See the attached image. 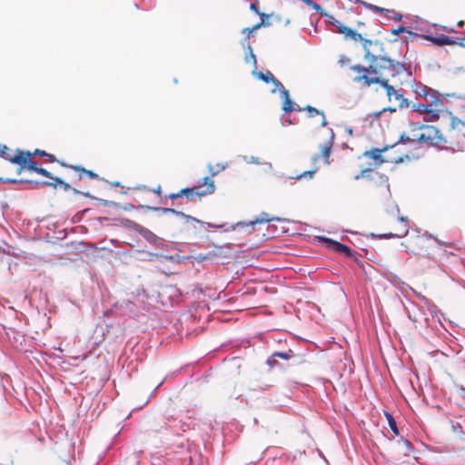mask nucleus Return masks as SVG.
Wrapping results in <instances>:
<instances>
[{
  "instance_id": "nucleus-2",
  "label": "nucleus",
  "mask_w": 465,
  "mask_h": 465,
  "mask_svg": "<svg viewBox=\"0 0 465 465\" xmlns=\"http://www.w3.org/2000/svg\"><path fill=\"white\" fill-rule=\"evenodd\" d=\"M388 149L389 146H385L383 148H371L365 151L362 153V157L371 160L372 163H370L367 167L362 168L353 178L355 181L366 180L371 193L377 195L381 192L385 198L391 196L389 177L384 173L377 172L376 168L384 163L398 164L403 162L402 156L397 158H388L384 156L382 153L388 151Z\"/></svg>"
},
{
  "instance_id": "nucleus-15",
  "label": "nucleus",
  "mask_w": 465,
  "mask_h": 465,
  "mask_svg": "<svg viewBox=\"0 0 465 465\" xmlns=\"http://www.w3.org/2000/svg\"><path fill=\"white\" fill-rule=\"evenodd\" d=\"M275 219L276 218H274V217H271L267 213H262L260 214V216L258 218L251 221L247 225H251V226L254 227L257 224L267 223L272 221H274ZM243 224L246 225L245 223H243Z\"/></svg>"
},
{
  "instance_id": "nucleus-44",
  "label": "nucleus",
  "mask_w": 465,
  "mask_h": 465,
  "mask_svg": "<svg viewBox=\"0 0 465 465\" xmlns=\"http://www.w3.org/2000/svg\"><path fill=\"white\" fill-rule=\"evenodd\" d=\"M303 1H304L306 4L310 5H312V2L311 0H303Z\"/></svg>"
},
{
  "instance_id": "nucleus-28",
  "label": "nucleus",
  "mask_w": 465,
  "mask_h": 465,
  "mask_svg": "<svg viewBox=\"0 0 465 465\" xmlns=\"http://www.w3.org/2000/svg\"><path fill=\"white\" fill-rule=\"evenodd\" d=\"M250 9L252 11H253L254 13L260 15L262 17L267 16L265 14H260L259 8H258V0H253V2L251 3Z\"/></svg>"
},
{
  "instance_id": "nucleus-35",
  "label": "nucleus",
  "mask_w": 465,
  "mask_h": 465,
  "mask_svg": "<svg viewBox=\"0 0 465 465\" xmlns=\"http://www.w3.org/2000/svg\"><path fill=\"white\" fill-rule=\"evenodd\" d=\"M264 25H265V23H264V20L262 19L260 23H257L256 25L252 26L250 28V31L255 32L256 30L260 29L262 26H264Z\"/></svg>"
},
{
  "instance_id": "nucleus-31",
  "label": "nucleus",
  "mask_w": 465,
  "mask_h": 465,
  "mask_svg": "<svg viewBox=\"0 0 465 465\" xmlns=\"http://www.w3.org/2000/svg\"><path fill=\"white\" fill-rule=\"evenodd\" d=\"M36 173L38 174H41L45 177H49L51 179H53L54 177L51 175V173L48 172L46 169L45 168H42V167H38L37 171H36Z\"/></svg>"
},
{
  "instance_id": "nucleus-6",
  "label": "nucleus",
  "mask_w": 465,
  "mask_h": 465,
  "mask_svg": "<svg viewBox=\"0 0 465 465\" xmlns=\"http://www.w3.org/2000/svg\"><path fill=\"white\" fill-rule=\"evenodd\" d=\"M331 25L333 26H335V32H337L338 34L343 35L345 38H351L354 41H360L361 43V45H362V48L364 51V59L366 61H368L367 53L369 50V45L371 47L373 44H379L381 45V49L384 48L383 42H381L380 40H370V39L364 38V37H362V35L361 34H358L356 31L351 29L350 27L345 26L338 20H334L331 23Z\"/></svg>"
},
{
  "instance_id": "nucleus-5",
  "label": "nucleus",
  "mask_w": 465,
  "mask_h": 465,
  "mask_svg": "<svg viewBox=\"0 0 465 465\" xmlns=\"http://www.w3.org/2000/svg\"><path fill=\"white\" fill-rule=\"evenodd\" d=\"M215 191L214 181L211 177H204L200 180L197 185L191 188H183L178 193H173L166 197L171 200H175L183 196L187 197L189 201H193L195 197L202 198L213 194Z\"/></svg>"
},
{
  "instance_id": "nucleus-25",
  "label": "nucleus",
  "mask_w": 465,
  "mask_h": 465,
  "mask_svg": "<svg viewBox=\"0 0 465 465\" xmlns=\"http://www.w3.org/2000/svg\"><path fill=\"white\" fill-rule=\"evenodd\" d=\"M430 104H418L413 105L414 111L425 114Z\"/></svg>"
},
{
  "instance_id": "nucleus-3",
  "label": "nucleus",
  "mask_w": 465,
  "mask_h": 465,
  "mask_svg": "<svg viewBox=\"0 0 465 465\" xmlns=\"http://www.w3.org/2000/svg\"><path fill=\"white\" fill-rule=\"evenodd\" d=\"M400 142L437 147H443L447 144L446 137L437 127L419 123H411L409 132L401 134Z\"/></svg>"
},
{
  "instance_id": "nucleus-14",
  "label": "nucleus",
  "mask_w": 465,
  "mask_h": 465,
  "mask_svg": "<svg viewBox=\"0 0 465 465\" xmlns=\"http://www.w3.org/2000/svg\"><path fill=\"white\" fill-rule=\"evenodd\" d=\"M309 117L320 116L321 117V126L325 127L327 125V121L325 119V115L323 112L319 111L318 109L308 105L306 108Z\"/></svg>"
},
{
  "instance_id": "nucleus-4",
  "label": "nucleus",
  "mask_w": 465,
  "mask_h": 465,
  "mask_svg": "<svg viewBox=\"0 0 465 465\" xmlns=\"http://www.w3.org/2000/svg\"><path fill=\"white\" fill-rule=\"evenodd\" d=\"M406 252L419 256L420 258H427L434 260L435 251L441 245L440 242L425 233H416L411 235L403 243ZM445 246H452V243H442Z\"/></svg>"
},
{
  "instance_id": "nucleus-45",
  "label": "nucleus",
  "mask_w": 465,
  "mask_h": 465,
  "mask_svg": "<svg viewBox=\"0 0 465 465\" xmlns=\"http://www.w3.org/2000/svg\"><path fill=\"white\" fill-rule=\"evenodd\" d=\"M463 24H464V22H463V21H460V22H459V24H458V25H459V26H462V25H463Z\"/></svg>"
},
{
  "instance_id": "nucleus-8",
  "label": "nucleus",
  "mask_w": 465,
  "mask_h": 465,
  "mask_svg": "<svg viewBox=\"0 0 465 465\" xmlns=\"http://www.w3.org/2000/svg\"><path fill=\"white\" fill-rule=\"evenodd\" d=\"M32 154L30 151L16 150V153L11 159V163L20 165L18 173L24 170H29L36 173L38 166L35 162L31 160Z\"/></svg>"
},
{
  "instance_id": "nucleus-32",
  "label": "nucleus",
  "mask_w": 465,
  "mask_h": 465,
  "mask_svg": "<svg viewBox=\"0 0 465 465\" xmlns=\"http://www.w3.org/2000/svg\"><path fill=\"white\" fill-rule=\"evenodd\" d=\"M339 63L341 66H344L351 63V59L346 55H341Z\"/></svg>"
},
{
  "instance_id": "nucleus-39",
  "label": "nucleus",
  "mask_w": 465,
  "mask_h": 465,
  "mask_svg": "<svg viewBox=\"0 0 465 465\" xmlns=\"http://www.w3.org/2000/svg\"><path fill=\"white\" fill-rule=\"evenodd\" d=\"M153 193L157 194L158 196H160L162 194V187L161 185H158L155 189H153L152 191Z\"/></svg>"
},
{
  "instance_id": "nucleus-17",
  "label": "nucleus",
  "mask_w": 465,
  "mask_h": 465,
  "mask_svg": "<svg viewBox=\"0 0 465 465\" xmlns=\"http://www.w3.org/2000/svg\"><path fill=\"white\" fill-rule=\"evenodd\" d=\"M54 182H44L42 183L43 184L46 185V186H53V187H56L57 185H61L64 187V189L65 191L69 190L71 188L70 184H68L67 183H64L62 179L58 178V177H54L53 178Z\"/></svg>"
},
{
  "instance_id": "nucleus-37",
  "label": "nucleus",
  "mask_w": 465,
  "mask_h": 465,
  "mask_svg": "<svg viewBox=\"0 0 465 465\" xmlns=\"http://www.w3.org/2000/svg\"><path fill=\"white\" fill-rule=\"evenodd\" d=\"M45 157H47L48 161L50 163H55V162L59 163H63L62 161H58L54 154H51V153H47V155H45Z\"/></svg>"
},
{
  "instance_id": "nucleus-9",
  "label": "nucleus",
  "mask_w": 465,
  "mask_h": 465,
  "mask_svg": "<svg viewBox=\"0 0 465 465\" xmlns=\"http://www.w3.org/2000/svg\"><path fill=\"white\" fill-rule=\"evenodd\" d=\"M409 232V221L404 217H398L393 220L390 231L381 235V238H401L407 235Z\"/></svg>"
},
{
  "instance_id": "nucleus-29",
  "label": "nucleus",
  "mask_w": 465,
  "mask_h": 465,
  "mask_svg": "<svg viewBox=\"0 0 465 465\" xmlns=\"http://www.w3.org/2000/svg\"><path fill=\"white\" fill-rule=\"evenodd\" d=\"M365 6L370 8L371 10H373L374 12L384 14L385 8L380 7L371 4H366L364 3Z\"/></svg>"
},
{
  "instance_id": "nucleus-20",
  "label": "nucleus",
  "mask_w": 465,
  "mask_h": 465,
  "mask_svg": "<svg viewBox=\"0 0 465 465\" xmlns=\"http://www.w3.org/2000/svg\"><path fill=\"white\" fill-rule=\"evenodd\" d=\"M385 416L387 418L390 428L391 429V430L393 431V433L395 435H398L399 430H398L397 424H396L394 418L389 412H385Z\"/></svg>"
},
{
  "instance_id": "nucleus-40",
  "label": "nucleus",
  "mask_w": 465,
  "mask_h": 465,
  "mask_svg": "<svg viewBox=\"0 0 465 465\" xmlns=\"http://www.w3.org/2000/svg\"><path fill=\"white\" fill-rule=\"evenodd\" d=\"M274 357L272 356V358L268 359L267 361V363L271 366L274 365L277 363V361L275 359H273Z\"/></svg>"
},
{
  "instance_id": "nucleus-21",
  "label": "nucleus",
  "mask_w": 465,
  "mask_h": 465,
  "mask_svg": "<svg viewBox=\"0 0 465 465\" xmlns=\"http://www.w3.org/2000/svg\"><path fill=\"white\" fill-rule=\"evenodd\" d=\"M282 110L285 113H290V112L295 110V108L293 107V102L292 101L291 97H289V98L285 99V101H283Z\"/></svg>"
},
{
  "instance_id": "nucleus-19",
  "label": "nucleus",
  "mask_w": 465,
  "mask_h": 465,
  "mask_svg": "<svg viewBox=\"0 0 465 465\" xmlns=\"http://www.w3.org/2000/svg\"><path fill=\"white\" fill-rule=\"evenodd\" d=\"M384 16L389 20L391 19L396 22H399L402 19V15L400 13L396 12L395 10L386 9V8L384 11Z\"/></svg>"
},
{
  "instance_id": "nucleus-22",
  "label": "nucleus",
  "mask_w": 465,
  "mask_h": 465,
  "mask_svg": "<svg viewBox=\"0 0 465 465\" xmlns=\"http://www.w3.org/2000/svg\"><path fill=\"white\" fill-rule=\"evenodd\" d=\"M292 356H293V351L292 350H289L288 351H285V352L276 351L272 354V357H278V358H281L283 360H289Z\"/></svg>"
},
{
  "instance_id": "nucleus-42",
  "label": "nucleus",
  "mask_w": 465,
  "mask_h": 465,
  "mask_svg": "<svg viewBox=\"0 0 465 465\" xmlns=\"http://www.w3.org/2000/svg\"><path fill=\"white\" fill-rule=\"evenodd\" d=\"M403 444H404V446L406 447L407 450H411L412 449V445H411V443L410 441L404 440Z\"/></svg>"
},
{
  "instance_id": "nucleus-27",
  "label": "nucleus",
  "mask_w": 465,
  "mask_h": 465,
  "mask_svg": "<svg viewBox=\"0 0 465 465\" xmlns=\"http://www.w3.org/2000/svg\"><path fill=\"white\" fill-rule=\"evenodd\" d=\"M317 171V168L313 169V170H311V171H305L303 172L302 173L297 175V179H302V178H310L312 179L314 175V173H316Z\"/></svg>"
},
{
  "instance_id": "nucleus-1",
  "label": "nucleus",
  "mask_w": 465,
  "mask_h": 465,
  "mask_svg": "<svg viewBox=\"0 0 465 465\" xmlns=\"http://www.w3.org/2000/svg\"><path fill=\"white\" fill-rule=\"evenodd\" d=\"M371 47H369L367 53L368 66L354 64L350 67V70L353 73L351 81L362 88L379 84L385 89L390 102L394 99L399 108L408 107V100L393 85L389 84L388 79L389 76L395 77L402 74L406 70L405 65L390 58L385 52V48L381 49V45L373 44Z\"/></svg>"
},
{
  "instance_id": "nucleus-7",
  "label": "nucleus",
  "mask_w": 465,
  "mask_h": 465,
  "mask_svg": "<svg viewBox=\"0 0 465 465\" xmlns=\"http://www.w3.org/2000/svg\"><path fill=\"white\" fill-rule=\"evenodd\" d=\"M334 133L331 128L327 130V139L323 142V143L320 144L319 148L321 153L319 154H314L312 157V163H316L321 159L323 163L330 164V156L331 153V149L334 143Z\"/></svg>"
},
{
  "instance_id": "nucleus-10",
  "label": "nucleus",
  "mask_w": 465,
  "mask_h": 465,
  "mask_svg": "<svg viewBox=\"0 0 465 465\" xmlns=\"http://www.w3.org/2000/svg\"><path fill=\"white\" fill-rule=\"evenodd\" d=\"M323 240L325 242H327L328 248L333 250L334 252H339V253H343L347 257L352 256L353 251L348 245H345L337 241L328 239V238H325Z\"/></svg>"
},
{
  "instance_id": "nucleus-34",
  "label": "nucleus",
  "mask_w": 465,
  "mask_h": 465,
  "mask_svg": "<svg viewBox=\"0 0 465 465\" xmlns=\"http://www.w3.org/2000/svg\"><path fill=\"white\" fill-rule=\"evenodd\" d=\"M31 154H32V157L35 155H39V156L45 157V155H47V153L45 151H43L40 149H35L34 152H31Z\"/></svg>"
},
{
  "instance_id": "nucleus-18",
  "label": "nucleus",
  "mask_w": 465,
  "mask_h": 465,
  "mask_svg": "<svg viewBox=\"0 0 465 465\" xmlns=\"http://www.w3.org/2000/svg\"><path fill=\"white\" fill-rule=\"evenodd\" d=\"M451 127L454 131L465 134V122L461 121L458 117L451 118Z\"/></svg>"
},
{
  "instance_id": "nucleus-13",
  "label": "nucleus",
  "mask_w": 465,
  "mask_h": 465,
  "mask_svg": "<svg viewBox=\"0 0 465 465\" xmlns=\"http://www.w3.org/2000/svg\"><path fill=\"white\" fill-rule=\"evenodd\" d=\"M428 39H430L433 44L437 45H440V46H442V45H456V44H460L461 45V42H459L455 39H452L447 35H440V36H436V37H433V36H428L427 37Z\"/></svg>"
},
{
  "instance_id": "nucleus-36",
  "label": "nucleus",
  "mask_w": 465,
  "mask_h": 465,
  "mask_svg": "<svg viewBox=\"0 0 465 465\" xmlns=\"http://www.w3.org/2000/svg\"><path fill=\"white\" fill-rule=\"evenodd\" d=\"M406 31H407V30H406V28H405V27H403V26H399V27H397V28H395V29H392L391 33H392L393 35H400V34L404 33V32H406Z\"/></svg>"
},
{
  "instance_id": "nucleus-41",
  "label": "nucleus",
  "mask_w": 465,
  "mask_h": 465,
  "mask_svg": "<svg viewBox=\"0 0 465 465\" xmlns=\"http://www.w3.org/2000/svg\"><path fill=\"white\" fill-rule=\"evenodd\" d=\"M430 91H431L430 89H428L426 86H423L422 87V95H424L426 97Z\"/></svg>"
},
{
  "instance_id": "nucleus-23",
  "label": "nucleus",
  "mask_w": 465,
  "mask_h": 465,
  "mask_svg": "<svg viewBox=\"0 0 465 465\" xmlns=\"http://www.w3.org/2000/svg\"><path fill=\"white\" fill-rule=\"evenodd\" d=\"M8 151L9 148L6 145H0V156L11 163L13 156L7 153Z\"/></svg>"
},
{
  "instance_id": "nucleus-11",
  "label": "nucleus",
  "mask_w": 465,
  "mask_h": 465,
  "mask_svg": "<svg viewBox=\"0 0 465 465\" xmlns=\"http://www.w3.org/2000/svg\"><path fill=\"white\" fill-rule=\"evenodd\" d=\"M60 164L63 167H68V168H71V169L74 170L75 172H77L79 173V176H78L79 180L83 179L84 176H87L91 179H99V175L97 173H94L91 170H87V169L82 167L81 165H70L65 163H60Z\"/></svg>"
},
{
  "instance_id": "nucleus-38",
  "label": "nucleus",
  "mask_w": 465,
  "mask_h": 465,
  "mask_svg": "<svg viewBox=\"0 0 465 465\" xmlns=\"http://www.w3.org/2000/svg\"><path fill=\"white\" fill-rule=\"evenodd\" d=\"M251 27H245L242 30V33L246 35L247 38H250L251 35L253 33V31H250Z\"/></svg>"
},
{
  "instance_id": "nucleus-43",
  "label": "nucleus",
  "mask_w": 465,
  "mask_h": 465,
  "mask_svg": "<svg viewBox=\"0 0 465 465\" xmlns=\"http://www.w3.org/2000/svg\"><path fill=\"white\" fill-rule=\"evenodd\" d=\"M439 104H442V103L439 99H436L434 102L435 106L437 107Z\"/></svg>"
},
{
  "instance_id": "nucleus-12",
  "label": "nucleus",
  "mask_w": 465,
  "mask_h": 465,
  "mask_svg": "<svg viewBox=\"0 0 465 465\" xmlns=\"http://www.w3.org/2000/svg\"><path fill=\"white\" fill-rule=\"evenodd\" d=\"M256 76L260 80H262L267 84L272 83L274 85V88L272 90V93L276 92V87L282 86V83L278 79H276L275 76L272 74V73L270 71H266L265 73L259 72L256 74Z\"/></svg>"
},
{
  "instance_id": "nucleus-33",
  "label": "nucleus",
  "mask_w": 465,
  "mask_h": 465,
  "mask_svg": "<svg viewBox=\"0 0 465 465\" xmlns=\"http://www.w3.org/2000/svg\"><path fill=\"white\" fill-rule=\"evenodd\" d=\"M0 182H3V183H16L18 182V180L16 179H10V178H7V179H3V178H0ZM20 183H24L25 182V180H19ZM27 183H32L31 181H26Z\"/></svg>"
},
{
  "instance_id": "nucleus-46",
  "label": "nucleus",
  "mask_w": 465,
  "mask_h": 465,
  "mask_svg": "<svg viewBox=\"0 0 465 465\" xmlns=\"http://www.w3.org/2000/svg\"><path fill=\"white\" fill-rule=\"evenodd\" d=\"M313 6H314L315 9H319L320 8V5H313Z\"/></svg>"
},
{
  "instance_id": "nucleus-24",
  "label": "nucleus",
  "mask_w": 465,
  "mask_h": 465,
  "mask_svg": "<svg viewBox=\"0 0 465 465\" xmlns=\"http://www.w3.org/2000/svg\"><path fill=\"white\" fill-rule=\"evenodd\" d=\"M208 169H209V172L212 173V175H215L218 173H220L221 171L224 170L225 165L218 163L216 166H213L212 164H209Z\"/></svg>"
},
{
  "instance_id": "nucleus-47",
  "label": "nucleus",
  "mask_w": 465,
  "mask_h": 465,
  "mask_svg": "<svg viewBox=\"0 0 465 465\" xmlns=\"http://www.w3.org/2000/svg\"><path fill=\"white\" fill-rule=\"evenodd\" d=\"M391 112H395L396 111V108H390L389 109Z\"/></svg>"
},
{
  "instance_id": "nucleus-16",
  "label": "nucleus",
  "mask_w": 465,
  "mask_h": 465,
  "mask_svg": "<svg viewBox=\"0 0 465 465\" xmlns=\"http://www.w3.org/2000/svg\"><path fill=\"white\" fill-rule=\"evenodd\" d=\"M440 117V110L438 108H432L430 104L427 110V113L424 114L425 121H435Z\"/></svg>"
},
{
  "instance_id": "nucleus-30",
  "label": "nucleus",
  "mask_w": 465,
  "mask_h": 465,
  "mask_svg": "<svg viewBox=\"0 0 465 465\" xmlns=\"http://www.w3.org/2000/svg\"><path fill=\"white\" fill-rule=\"evenodd\" d=\"M164 213H173L176 215L185 216L182 212L176 211L173 208H163L161 209Z\"/></svg>"
},
{
  "instance_id": "nucleus-26",
  "label": "nucleus",
  "mask_w": 465,
  "mask_h": 465,
  "mask_svg": "<svg viewBox=\"0 0 465 465\" xmlns=\"http://www.w3.org/2000/svg\"><path fill=\"white\" fill-rule=\"evenodd\" d=\"M277 90L280 92L281 97L283 101L290 97L289 91L283 86L282 84V86L276 87V91Z\"/></svg>"
}]
</instances>
